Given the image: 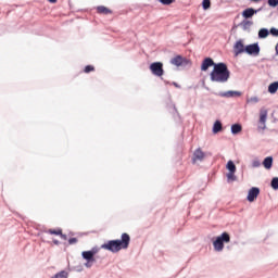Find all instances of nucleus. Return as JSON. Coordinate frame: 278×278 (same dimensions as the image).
<instances>
[{"label": "nucleus", "mask_w": 278, "mask_h": 278, "mask_svg": "<svg viewBox=\"0 0 278 278\" xmlns=\"http://www.w3.org/2000/svg\"><path fill=\"white\" fill-rule=\"evenodd\" d=\"M229 77H231V72L225 63H217L210 74L211 81L215 84H227Z\"/></svg>", "instance_id": "obj_1"}, {"label": "nucleus", "mask_w": 278, "mask_h": 278, "mask_svg": "<svg viewBox=\"0 0 278 278\" xmlns=\"http://www.w3.org/2000/svg\"><path fill=\"white\" fill-rule=\"evenodd\" d=\"M129 242H131V237L127 232L122 233L121 240H110L101 245V249L110 251L111 253H118L123 249H129Z\"/></svg>", "instance_id": "obj_2"}, {"label": "nucleus", "mask_w": 278, "mask_h": 278, "mask_svg": "<svg viewBox=\"0 0 278 278\" xmlns=\"http://www.w3.org/2000/svg\"><path fill=\"white\" fill-rule=\"evenodd\" d=\"M225 242H231V237L227 232H223L213 241L214 251L220 253L225 249Z\"/></svg>", "instance_id": "obj_3"}, {"label": "nucleus", "mask_w": 278, "mask_h": 278, "mask_svg": "<svg viewBox=\"0 0 278 278\" xmlns=\"http://www.w3.org/2000/svg\"><path fill=\"white\" fill-rule=\"evenodd\" d=\"M150 71L155 77L164 75V64L162 62H154L150 65Z\"/></svg>", "instance_id": "obj_4"}, {"label": "nucleus", "mask_w": 278, "mask_h": 278, "mask_svg": "<svg viewBox=\"0 0 278 278\" xmlns=\"http://www.w3.org/2000/svg\"><path fill=\"white\" fill-rule=\"evenodd\" d=\"M81 257L86 260V263H85L86 268H92V265L94 264V262H97V258H94V256L90 251H84L81 253Z\"/></svg>", "instance_id": "obj_5"}, {"label": "nucleus", "mask_w": 278, "mask_h": 278, "mask_svg": "<svg viewBox=\"0 0 278 278\" xmlns=\"http://www.w3.org/2000/svg\"><path fill=\"white\" fill-rule=\"evenodd\" d=\"M170 64L174 66H188V64H191V62L187 58L177 55L170 60Z\"/></svg>", "instance_id": "obj_6"}, {"label": "nucleus", "mask_w": 278, "mask_h": 278, "mask_svg": "<svg viewBox=\"0 0 278 278\" xmlns=\"http://www.w3.org/2000/svg\"><path fill=\"white\" fill-rule=\"evenodd\" d=\"M245 53H248V55H254L257 58V55H260V43L248 45L245 47Z\"/></svg>", "instance_id": "obj_7"}, {"label": "nucleus", "mask_w": 278, "mask_h": 278, "mask_svg": "<svg viewBox=\"0 0 278 278\" xmlns=\"http://www.w3.org/2000/svg\"><path fill=\"white\" fill-rule=\"evenodd\" d=\"M216 97H223V98H226V99H231L233 97H242V92L240 91H232V90H229V91H220V92H215L214 93Z\"/></svg>", "instance_id": "obj_8"}, {"label": "nucleus", "mask_w": 278, "mask_h": 278, "mask_svg": "<svg viewBox=\"0 0 278 278\" xmlns=\"http://www.w3.org/2000/svg\"><path fill=\"white\" fill-rule=\"evenodd\" d=\"M257 197H260V188L257 187H252L249 192H248V201L250 203H253V201H255V199H257Z\"/></svg>", "instance_id": "obj_9"}, {"label": "nucleus", "mask_w": 278, "mask_h": 278, "mask_svg": "<svg viewBox=\"0 0 278 278\" xmlns=\"http://www.w3.org/2000/svg\"><path fill=\"white\" fill-rule=\"evenodd\" d=\"M257 12H262V8L255 10L253 8H248L245 10H243L242 12V16L243 18H253V16H255V14H257Z\"/></svg>", "instance_id": "obj_10"}, {"label": "nucleus", "mask_w": 278, "mask_h": 278, "mask_svg": "<svg viewBox=\"0 0 278 278\" xmlns=\"http://www.w3.org/2000/svg\"><path fill=\"white\" fill-rule=\"evenodd\" d=\"M216 64H217V63H215L212 58H205V59L202 61L201 71L205 72V71H207L211 66H213V68H214Z\"/></svg>", "instance_id": "obj_11"}, {"label": "nucleus", "mask_w": 278, "mask_h": 278, "mask_svg": "<svg viewBox=\"0 0 278 278\" xmlns=\"http://www.w3.org/2000/svg\"><path fill=\"white\" fill-rule=\"evenodd\" d=\"M235 55H240L241 53H247V50L244 48V43H242V40H238L233 46Z\"/></svg>", "instance_id": "obj_12"}, {"label": "nucleus", "mask_w": 278, "mask_h": 278, "mask_svg": "<svg viewBox=\"0 0 278 278\" xmlns=\"http://www.w3.org/2000/svg\"><path fill=\"white\" fill-rule=\"evenodd\" d=\"M203 162L205 160V152L201 150V148H198L193 153V161L197 162Z\"/></svg>", "instance_id": "obj_13"}, {"label": "nucleus", "mask_w": 278, "mask_h": 278, "mask_svg": "<svg viewBox=\"0 0 278 278\" xmlns=\"http://www.w3.org/2000/svg\"><path fill=\"white\" fill-rule=\"evenodd\" d=\"M263 166L267 170H270L273 168V156H267L263 161Z\"/></svg>", "instance_id": "obj_14"}, {"label": "nucleus", "mask_w": 278, "mask_h": 278, "mask_svg": "<svg viewBox=\"0 0 278 278\" xmlns=\"http://www.w3.org/2000/svg\"><path fill=\"white\" fill-rule=\"evenodd\" d=\"M268 118V111L262 110L260 114V124L264 125L266 124V119Z\"/></svg>", "instance_id": "obj_15"}, {"label": "nucleus", "mask_w": 278, "mask_h": 278, "mask_svg": "<svg viewBox=\"0 0 278 278\" xmlns=\"http://www.w3.org/2000/svg\"><path fill=\"white\" fill-rule=\"evenodd\" d=\"M269 35H270V31L268 30V28H261L258 30V38L260 39L268 38Z\"/></svg>", "instance_id": "obj_16"}, {"label": "nucleus", "mask_w": 278, "mask_h": 278, "mask_svg": "<svg viewBox=\"0 0 278 278\" xmlns=\"http://www.w3.org/2000/svg\"><path fill=\"white\" fill-rule=\"evenodd\" d=\"M219 131H223V123L216 121L213 125V134H218Z\"/></svg>", "instance_id": "obj_17"}, {"label": "nucleus", "mask_w": 278, "mask_h": 278, "mask_svg": "<svg viewBox=\"0 0 278 278\" xmlns=\"http://www.w3.org/2000/svg\"><path fill=\"white\" fill-rule=\"evenodd\" d=\"M97 11H98L99 14H105V15L112 14V10L108 9V8L104 7V5L98 7V8H97Z\"/></svg>", "instance_id": "obj_18"}, {"label": "nucleus", "mask_w": 278, "mask_h": 278, "mask_svg": "<svg viewBox=\"0 0 278 278\" xmlns=\"http://www.w3.org/2000/svg\"><path fill=\"white\" fill-rule=\"evenodd\" d=\"M240 25L242 27V30L247 31V30L251 29L253 22L244 20L243 22L240 23Z\"/></svg>", "instance_id": "obj_19"}, {"label": "nucleus", "mask_w": 278, "mask_h": 278, "mask_svg": "<svg viewBox=\"0 0 278 278\" xmlns=\"http://www.w3.org/2000/svg\"><path fill=\"white\" fill-rule=\"evenodd\" d=\"M240 131H242V125H240V124H233V125L231 126V134H232L233 136L240 134Z\"/></svg>", "instance_id": "obj_20"}, {"label": "nucleus", "mask_w": 278, "mask_h": 278, "mask_svg": "<svg viewBox=\"0 0 278 278\" xmlns=\"http://www.w3.org/2000/svg\"><path fill=\"white\" fill-rule=\"evenodd\" d=\"M278 90V81H274L268 86V92L275 94Z\"/></svg>", "instance_id": "obj_21"}, {"label": "nucleus", "mask_w": 278, "mask_h": 278, "mask_svg": "<svg viewBox=\"0 0 278 278\" xmlns=\"http://www.w3.org/2000/svg\"><path fill=\"white\" fill-rule=\"evenodd\" d=\"M226 168L227 170H229V173H236V164L233 163V161H228L226 164Z\"/></svg>", "instance_id": "obj_22"}, {"label": "nucleus", "mask_w": 278, "mask_h": 278, "mask_svg": "<svg viewBox=\"0 0 278 278\" xmlns=\"http://www.w3.org/2000/svg\"><path fill=\"white\" fill-rule=\"evenodd\" d=\"M46 233H50V236H62V229H48Z\"/></svg>", "instance_id": "obj_23"}, {"label": "nucleus", "mask_w": 278, "mask_h": 278, "mask_svg": "<svg viewBox=\"0 0 278 278\" xmlns=\"http://www.w3.org/2000/svg\"><path fill=\"white\" fill-rule=\"evenodd\" d=\"M226 177L228 184L229 181H236L238 179V177H236V172H229L228 174H226Z\"/></svg>", "instance_id": "obj_24"}, {"label": "nucleus", "mask_w": 278, "mask_h": 278, "mask_svg": "<svg viewBox=\"0 0 278 278\" xmlns=\"http://www.w3.org/2000/svg\"><path fill=\"white\" fill-rule=\"evenodd\" d=\"M52 278H68V271L61 270L56 273Z\"/></svg>", "instance_id": "obj_25"}, {"label": "nucleus", "mask_w": 278, "mask_h": 278, "mask_svg": "<svg viewBox=\"0 0 278 278\" xmlns=\"http://www.w3.org/2000/svg\"><path fill=\"white\" fill-rule=\"evenodd\" d=\"M202 8H203V10H210V8H212V1L211 0H203L202 1Z\"/></svg>", "instance_id": "obj_26"}, {"label": "nucleus", "mask_w": 278, "mask_h": 278, "mask_svg": "<svg viewBox=\"0 0 278 278\" xmlns=\"http://www.w3.org/2000/svg\"><path fill=\"white\" fill-rule=\"evenodd\" d=\"M270 186H271L273 190H278V177H274L271 179Z\"/></svg>", "instance_id": "obj_27"}, {"label": "nucleus", "mask_w": 278, "mask_h": 278, "mask_svg": "<svg viewBox=\"0 0 278 278\" xmlns=\"http://www.w3.org/2000/svg\"><path fill=\"white\" fill-rule=\"evenodd\" d=\"M162 5H172V3H175V0H159Z\"/></svg>", "instance_id": "obj_28"}, {"label": "nucleus", "mask_w": 278, "mask_h": 278, "mask_svg": "<svg viewBox=\"0 0 278 278\" xmlns=\"http://www.w3.org/2000/svg\"><path fill=\"white\" fill-rule=\"evenodd\" d=\"M267 3L270 8H277L278 0H268Z\"/></svg>", "instance_id": "obj_29"}, {"label": "nucleus", "mask_w": 278, "mask_h": 278, "mask_svg": "<svg viewBox=\"0 0 278 278\" xmlns=\"http://www.w3.org/2000/svg\"><path fill=\"white\" fill-rule=\"evenodd\" d=\"M260 166H262V163L260 162V160H254L252 162V167L253 168H260Z\"/></svg>", "instance_id": "obj_30"}, {"label": "nucleus", "mask_w": 278, "mask_h": 278, "mask_svg": "<svg viewBox=\"0 0 278 278\" xmlns=\"http://www.w3.org/2000/svg\"><path fill=\"white\" fill-rule=\"evenodd\" d=\"M269 34H270L271 36L277 37V36H278V29L275 28V27H271V28L269 29Z\"/></svg>", "instance_id": "obj_31"}, {"label": "nucleus", "mask_w": 278, "mask_h": 278, "mask_svg": "<svg viewBox=\"0 0 278 278\" xmlns=\"http://www.w3.org/2000/svg\"><path fill=\"white\" fill-rule=\"evenodd\" d=\"M248 101H249V103H260V98H257V97H252V98H250Z\"/></svg>", "instance_id": "obj_32"}, {"label": "nucleus", "mask_w": 278, "mask_h": 278, "mask_svg": "<svg viewBox=\"0 0 278 278\" xmlns=\"http://www.w3.org/2000/svg\"><path fill=\"white\" fill-rule=\"evenodd\" d=\"M92 71H94V66H92V65H87L85 67V73H92Z\"/></svg>", "instance_id": "obj_33"}, {"label": "nucleus", "mask_w": 278, "mask_h": 278, "mask_svg": "<svg viewBox=\"0 0 278 278\" xmlns=\"http://www.w3.org/2000/svg\"><path fill=\"white\" fill-rule=\"evenodd\" d=\"M92 253V256L94 257L97 255V253H99L100 249L94 247L91 250H89Z\"/></svg>", "instance_id": "obj_34"}, {"label": "nucleus", "mask_w": 278, "mask_h": 278, "mask_svg": "<svg viewBox=\"0 0 278 278\" xmlns=\"http://www.w3.org/2000/svg\"><path fill=\"white\" fill-rule=\"evenodd\" d=\"M68 244H77V238L68 239Z\"/></svg>", "instance_id": "obj_35"}, {"label": "nucleus", "mask_w": 278, "mask_h": 278, "mask_svg": "<svg viewBox=\"0 0 278 278\" xmlns=\"http://www.w3.org/2000/svg\"><path fill=\"white\" fill-rule=\"evenodd\" d=\"M59 236L62 240H68V237L66 235L62 233V231H61V235H59Z\"/></svg>", "instance_id": "obj_36"}, {"label": "nucleus", "mask_w": 278, "mask_h": 278, "mask_svg": "<svg viewBox=\"0 0 278 278\" xmlns=\"http://www.w3.org/2000/svg\"><path fill=\"white\" fill-rule=\"evenodd\" d=\"M258 129H263V130L266 129V124H260Z\"/></svg>", "instance_id": "obj_37"}, {"label": "nucleus", "mask_w": 278, "mask_h": 278, "mask_svg": "<svg viewBox=\"0 0 278 278\" xmlns=\"http://www.w3.org/2000/svg\"><path fill=\"white\" fill-rule=\"evenodd\" d=\"M172 85L175 86V88H181V86L179 84L175 83V81L172 83Z\"/></svg>", "instance_id": "obj_38"}, {"label": "nucleus", "mask_w": 278, "mask_h": 278, "mask_svg": "<svg viewBox=\"0 0 278 278\" xmlns=\"http://www.w3.org/2000/svg\"><path fill=\"white\" fill-rule=\"evenodd\" d=\"M53 244H55L58 247L60 244V241L58 239H54Z\"/></svg>", "instance_id": "obj_39"}, {"label": "nucleus", "mask_w": 278, "mask_h": 278, "mask_svg": "<svg viewBox=\"0 0 278 278\" xmlns=\"http://www.w3.org/2000/svg\"><path fill=\"white\" fill-rule=\"evenodd\" d=\"M50 3H58V0H48Z\"/></svg>", "instance_id": "obj_40"}]
</instances>
